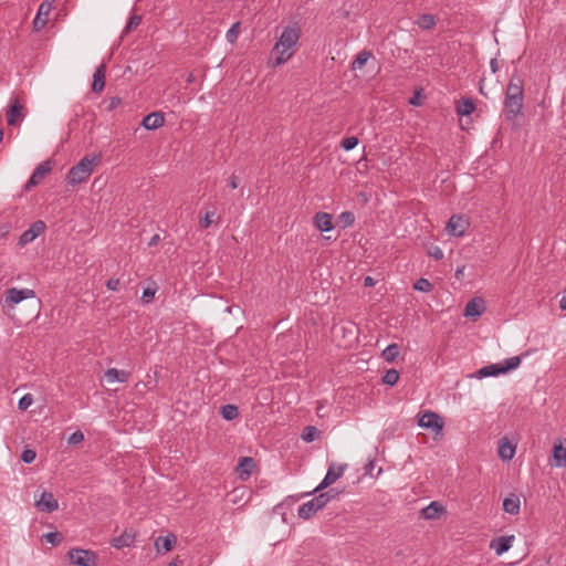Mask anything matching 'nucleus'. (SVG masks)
Masks as SVG:
<instances>
[{
  "label": "nucleus",
  "instance_id": "obj_1",
  "mask_svg": "<svg viewBox=\"0 0 566 566\" xmlns=\"http://www.w3.org/2000/svg\"><path fill=\"white\" fill-rule=\"evenodd\" d=\"M302 28L298 22H292L276 31L275 42L271 50L270 64L273 67L281 66L289 62L297 52Z\"/></svg>",
  "mask_w": 566,
  "mask_h": 566
},
{
  "label": "nucleus",
  "instance_id": "obj_2",
  "mask_svg": "<svg viewBox=\"0 0 566 566\" xmlns=\"http://www.w3.org/2000/svg\"><path fill=\"white\" fill-rule=\"evenodd\" d=\"M101 163L99 155L84 156L80 161L71 167L66 175L67 185L74 187L87 180L93 174L95 167Z\"/></svg>",
  "mask_w": 566,
  "mask_h": 566
},
{
  "label": "nucleus",
  "instance_id": "obj_3",
  "mask_svg": "<svg viewBox=\"0 0 566 566\" xmlns=\"http://www.w3.org/2000/svg\"><path fill=\"white\" fill-rule=\"evenodd\" d=\"M67 557L76 566H95L97 563L96 553L84 548H71L67 552Z\"/></svg>",
  "mask_w": 566,
  "mask_h": 566
},
{
  "label": "nucleus",
  "instance_id": "obj_4",
  "mask_svg": "<svg viewBox=\"0 0 566 566\" xmlns=\"http://www.w3.org/2000/svg\"><path fill=\"white\" fill-rule=\"evenodd\" d=\"M327 503L328 499L325 495H316L298 507L297 515L302 520H310L316 512L325 507Z\"/></svg>",
  "mask_w": 566,
  "mask_h": 566
},
{
  "label": "nucleus",
  "instance_id": "obj_5",
  "mask_svg": "<svg viewBox=\"0 0 566 566\" xmlns=\"http://www.w3.org/2000/svg\"><path fill=\"white\" fill-rule=\"evenodd\" d=\"M443 421L441 417L433 411H426L418 418V426L432 430L436 434H440L443 430Z\"/></svg>",
  "mask_w": 566,
  "mask_h": 566
},
{
  "label": "nucleus",
  "instance_id": "obj_6",
  "mask_svg": "<svg viewBox=\"0 0 566 566\" xmlns=\"http://www.w3.org/2000/svg\"><path fill=\"white\" fill-rule=\"evenodd\" d=\"M504 115L507 122L515 124L517 117L521 115L524 98L518 97H505L504 102Z\"/></svg>",
  "mask_w": 566,
  "mask_h": 566
},
{
  "label": "nucleus",
  "instance_id": "obj_7",
  "mask_svg": "<svg viewBox=\"0 0 566 566\" xmlns=\"http://www.w3.org/2000/svg\"><path fill=\"white\" fill-rule=\"evenodd\" d=\"M345 469H346V465H339V467H335V464L329 465L323 481L312 492H307L304 495L317 493V492L328 488L344 474Z\"/></svg>",
  "mask_w": 566,
  "mask_h": 566
},
{
  "label": "nucleus",
  "instance_id": "obj_8",
  "mask_svg": "<svg viewBox=\"0 0 566 566\" xmlns=\"http://www.w3.org/2000/svg\"><path fill=\"white\" fill-rule=\"evenodd\" d=\"M35 297V292L31 289L11 287L7 291L4 303L11 308L24 300Z\"/></svg>",
  "mask_w": 566,
  "mask_h": 566
},
{
  "label": "nucleus",
  "instance_id": "obj_9",
  "mask_svg": "<svg viewBox=\"0 0 566 566\" xmlns=\"http://www.w3.org/2000/svg\"><path fill=\"white\" fill-rule=\"evenodd\" d=\"M46 226L42 220H38L33 222L29 229L23 231L19 238L18 244L20 247H24L32 241H34L40 234H42L45 230Z\"/></svg>",
  "mask_w": 566,
  "mask_h": 566
},
{
  "label": "nucleus",
  "instance_id": "obj_10",
  "mask_svg": "<svg viewBox=\"0 0 566 566\" xmlns=\"http://www.w3.org/2000/svg\"><path fill=\"white\" fill-rule=\"evenodd\" d=\"M469 227V221L463 216L453 214L446 227L448 234L453 237H462Z\"/></svg>",
  "mask_w": 566,
  "mask_h": 566
},
{
  "label": "nucleus",
  "instance_id": "obj_11",
  "mask_svg": "<svg viewBox=\"0 0 566 566\" xmlns=\"http://www.w3.org/2000/svg\"><path fill=\"white\" fill-rule=\"evenodd\" d=\"M54 0H44L38 9V12L33 19L32 25L34 31H40L48 23V17L52 10Z\"/></svg>",
  "mask_w": 566,
  "mask_h": 566
},
{
  "label": "nucleus",
  "instance_id": "obj_12",
  "mask_svg": "<svg viewBox=\"0 0 566 566\" xmlns=\"http://www.w3.org/2000/svg\"><path fill=\"white\" fill-rule=\"evenodd\" d=\"M35 507L40 512L51 513L59 509V502L51 492L43 491L35 500Z\"/></svg>",
  "mask_w": 566,
  "mask_h": 566
},
{
  "label": "nucleus",
  "instance_id": "obj_13",
  "mask_svg": "<svg viewBox=\"0 0 566 566\" xmlns=\"http://www.w3.org/2000/svg\"><path fill=\"white\" fill-rule=\"evenodd\" d=\"M505 97L524 98V81L517 72H514L510 78Z\"/></svg>",
  "mask_w": 566,
  "mask_h": 566
},
{
  "label": "nucleus",
  "instance_id": "obj_14",
  "mask_svg": "<svg viewBox=\"0 0 566 566\" xmlns=\"http://www.w3.org/2000/svg\"><path fill=\"white\" fill-rule=\"evenodd\" d=\"M23 118V106L17 98L11 97L7 111L8 125L14 126L19 120H22Z\"/></svg>",
  "mask_w": 566,
  "mask_h": 566
},
{
  "label": "nucleus",
  "instance_id": "obj_15",
  "mask_svg": "<svg viewBox=\"0 0 566 566\" xmlns=\"http://www.w3.org/2000/svg\"><path fill=\"white\" fill-rule=\"evenodd\" d=\"M514 541V535L495 537L491 541L490 548L493 549L497 556H501L512 547Z\"/></svg>",
  "mask_w": 566,
  "mask_h": 566
},
{
  "label": "nucleus",
  "instance_id": "obj_16",
  "mask_svg": "<svg viewBox=\"0 0 566 566\" xmlns=\"http://www.w3.org/2000/svg\"><path fill=\"white\" fill-rule=\"evenodd\" d=\"M52 169V165L50 160L42 161L32 172L30 179L27 182V188H31L36 186L46 174H49Z\"/></svg>",
  "mask_w": 566,
  "mask_h": 566
},
{
  "label": "nucleus",
  "instance_id": "obj_17",
  "mask_svg": "<svg viewBox=\"0 0 566 566\" xmlns=\"http://www.w3.org/2000/svg\"><path fill=\"white\" fill-rule=\"evenodd\" d=\"M516 452V444L511 442L506 437L499 442L497 454L502 461H511Z\"/></svg>",
  "mask_w": 566,
  "mask_h": 566
},
{
  "label": "nucleus",
  "instance_id": "obj_18",
  "mask_svg": "<svg viewBox=\"0 0 566 566\" xmlns=\"http://www.w3.org/2000/svg\"><path fill=\"white\" fill-rule=\"evenodd\" d=\"M313 224L321 232H329L334 229L332 214L327 212H317L313 217Z\"/></svg>",
  "mask_w": 566,
  "mask_h": 566
},
{
  "label": "nucleus",
  "instance_id": "obj_19",
  "mask_svg": "<svg viewBox=\"0 0 566 566\" xmlns=\"http://www.w3.org/2000/svg\"><path fill=\"white\" fill-rule=\"evenodd\" d=\"M255 467L254 460L250 457H243L235 469L241 481H247Z\"/></svg>",
  "mask_w": 566,
  "mask_h": 566
},
{
  "label": "nucleus",
  "instance_id": "obj_20",
  "mask_svg": "<svg viewBox=\"0 0 566 566\" xmlns=\"http://www.w3.org/2000/svg\"><path fill=\"white\" fill-rule=\"evenodd\" d=\"M552 467L563 468L566 465V447L562 441H556L553 448Z\"/></svg>",
  "mask_w": 566,
  "mask_h": 566
},
{
  "label": "nucleus",
  "instance_id": "obj_21",
  "mask_svg": "<svg viewBox=\"0 0 566 566\" xmlns=\"http://www.w3.org/2000/svg\"><path fill=\"white\" fill-rule=\"evenodd\" d=\"M165 123L164 115L160 112H154L143 118L142 126L147 130H155Z\"/></svg>",
  "mask_w": 566,
  "mask_h": 566
},
{
  "label": "nucleus",
  "instance_id": "obj_22",
  "mask_svg": "<svg viewBox=\"0 0 566 566\" xmlns=\"http://www.w3.org/2000/svg\"><path fill=\"white\" fill-rule=\"evenodd\" d=\"M484 312V303L482 298L475 297L469 301L464 308V316L478 318Z\"/></svg>",
  "mask_w": 566,
  "mask_h": 566
},
{
  "label": "nucleus",
  "instance_id": "obj_23",
  "mask_svg": "<svg viewBox=\"0 0 566 566\" xmlns=\"http://www.w3.org/2000/svg\"><path fill=\"white\" fill-rule=\"evenodd\" d=\"M107 382H126L129 379V373L124 369L109 368L104 375Z\"/></svg>",
  "mask_w": 566,
  "mask_h": 566
},
{
  "label": "nucleus",
  "instance_id": "obj_24",
  "mask_svg": "<svg viewBox=\"0 0 566 566\" xmlns=\"http://www.w3.org/2000/svg\"><path fill=\"white\" fill-rule=\"evenodd\" d=\"M443 506L439 502L432 501L421 510V516L424 520H434L443 513Z\"/></svg>",
  "mask_w": 566,
  "mask_h": 566
},
{
  "label": "nucleus",
  "instance_id": "obj_25",
  "mask_svg": "<svg viewBox=\"0 0 566 566\" xmlns=\"http://www.w3.org/2000/svg\"><path fill=\"white\" fill-rule=\"evenodd\" d=\"M521 510V501L520 497L515 494H511L510 496L503 500V511L511 514L516 515Z\"/></svg>",
  "mask_w": 566,
  "mask_h": 566
},
{
  "label": "nucleus",
  "instance_id": "obj_26",
  "mask_svg": "<svg viewBox=\"0 0 566 566\" xmlns=\"http://www.w3.org/2000/svg\"><path fill=\"white\" fill-rule=\"evenodd\" d=\"M176 543V536L174 534H168L166 536H159L155 541V547L158 553L169 552Z\"/></svg>",
  "mask_w": 566,
  "mask_h": 566
},
{
  "label": "nucleus",
  "instance_id": "obj_27",
  "mask_svg": "<svg viewBox=\"0 0 566 566\" xmlns=\"http://www.w3.org/2000/svg\"><path fill=\"white\" fill-rule=\"evenodd\" d=\"M135 542V536L134 534H130V533H123L122 535L117 536V537H114L112 541H111V545L114 547V548H117V549H120V548H124V547H129L134 544Z\"/></svg>",
  "mask_w": 566,
  "mask_h": 566
},
{
  "label": "nucleus",
  "instance_id": "obj_28",
  "mask_svg": "<svg viewBox=\"0 0 566 566\" xmlns=\"http://www.w3.org/2000/svg\"><path fill=\"white\" fill-rule=\"evenodd\" d=\"M503 374L501 364H491L478 370L479 378L493 377Z\"/></svg>",
  "mask_w": 566,
  "mask_h": 566
},
{
  "label": "nucleus",
  "instance_id": "obj_29",
  "mask_svg": "<svg viewBox=\"0 0 566 566\" xmlns=\"http://www.w3.org/2000/svg\"><path fill=\"white\" fill-rule=\"evenodd\" d=\"M400 354L399 345L396 343L389 344L381 353V357L387 363H394Z\"/></svg>",
  "mask_w": 566,
  "mask_h": 566
},
{
  "label": "nucleus",
  "instance_id": "obj_30",
  "mask_svg": "<svg viewBox=\"0 0 566 566\" xmlns=\"http://www.w3.org/2000/svg\"><path fill=\"white\" fill-rule=\"evenodd\" d=\"M105 86V75L103 72V67L96 69L93 75V84H92V91L95 93L101 92Z\"/></svg>",
  "mask_w": 566,
  "mask_h": 566
},
{
  "label": "nucleus",
  "instance_id": "obj_31",
  "mask_svg": "<svg viewBox=\"0 0 566 566\" xmlns=\"http://www.w3.org/2000/svg\"><path fill=\"white\" fill-rule=\"evenodd\" d=\"M475 109L474 103L471 98H462L461 104L458 106L457 113L460 116H469Z\"/></svg>",
  "mask_w": 566,
  "mask_h": 566
},
{
  "label": "nucleus",
  "instance_id": "obj_32",
  "mask_svg": "<svg viewBox=\"0 0 566 566\" xmlns=\"http://www.w3.org/2000/svg\"><path fill=\"white\" fill-rule=\"evenodd\" d=\"M371 57V53L367 50L360 51L352 63V70H360Z\"/></svg>",
  "mask_w": 566,
  "mask_h": 566
},
{
  "label": "nucleus",
  "instance_id": "obj_33",
  "mask_svg": "<svg viewBox=\"0 0 566 566\" xmlns=\"http://www.w3.org/2000/svg\"><path fill=\"white\" fill-rule=\"evenodd\" d=\"M221 415L224 420H228V421L233 420L239 416L238 407L234 405H224L221 408Z\"/></svg>",
  "mask_w": 566,
  "mask_h": 566
},
{
  "label": "nucleus",
  "instance_id": "obj_34",
  "mask_svg": "<svg viewBox=\"0 0 566 566\" xmlns=\"http://www.w3.org/2000/svg\"><path fill=\"white\" fill-rule=\"evenodd\" d=\"M417 24L422 30H429V29L434 27L436 19H434V17L432 14L426 13V14L420 15V18L417 21Z\"/></svg>",
  "mask_w": 566,
  "mask_h": 566
},
{
  "label": "nucleus",
  "instance_id": "obj_35",
  "mask_svg": "<svg viewBox=\"0 0 566 566\" xmlns=\"http://www.w3.org/2000/svg\"><path fill=\"white\" fill-rule=\"evenodd\" d=\"M501 367L503 369V374L511 371L518 367L521 364V358L518 356H513L507 359H505L503 363H500Z\"/></svg>",
  "mask_w": 566,
  "mask_h": 566
},
{
  "label": "nucleus",
  "instance_id": "obj_36",
  "mask_svg": "<svg viewBox=\"0 0 566 566\" xmlns=\"http://www.w3.org/2000/svg\"><path fill=\"white\" fill-rule=\"evenodd\" d=\"M399 380V371L396 369H389L382 377V382L388 386H395Z\"/></svg>",
  "mask_w": 566,
  "mask_h": 566
},
{
  "label": "nucleus",
  "instance_id": "obj_37",
  "mask_svg": "<svg viewBox=\"0 0 566 566\" xmlns=\"http://www.w3.org/2000/svg\"><path fill=\"white\" fill-rule=\"evenodd\" d=\"M240 32V22L233 23L230 29L226 33V39L229 43L233 44L239 36Z\"/></svg>",
  "mask_w": 566,
  "mask_h": 566
},
{
  "label": "nucleus",
  "instance_id": "obj_38",
  "mask_svg": "<svg viewBox=\"0 0 566 566\" xmlns=\"http://www.w3.org/2000/svg\"><path fill=\"white\" fill-rule=\"evenodd\" d=\"M413 289L419 292L429 293L432 290V284L429 280L421 277L416 281Z\"/></svg>",
  "mask_w": 566,
  "mask_h": 566
},
{
  "label": "nucleus",
  "instance_id": "obj_39",
  "mask_svg": "<svg viewBox=\"0 0 566 566\" xmlns=\"http://www.w3.org/2000/svg\"><path fill=\"white\" fill-rule=\"evenodd\" d=\"M317 434H318V430L315 427L307 426L304 428V430L302 432V439L305 442H312L316 439Z\"/></svg>",
  "mask_w": 566,
  "mask_h": 566
},
{
  "label": "nucleus",
  "instance_id": "obj_40",
  "mask_svg": "<svg viewBox=\"0 0 566 566\" xmlns=\"http://www.w3.org/2000/svg\"><path fill=\"white\" fill-rule=\"evenodd\" d=\"M339 220L343 223L344 228L350 227L355 222V216L352 211H343L339 214Z\"/></svg>",
  "mask_w": 566,
  "mask_h": 566
},
{
  "label": "nucleus",
  "instance_id": "obj_41",
  "mask_svg": "<svg viewBox=\"0 0 566 566\" xmlns=\"http://www.w3.org/2000/svg\"><path fill=\"white\" fill-rule=\"evenodd\" d=\"M33 396L31 394H25L19 399L18 408L22 411L27 410L33 403Z\"/></svg>",
  "mask_w": 566,
  "mask_h": 566
},
{
  "label": "nucleus",
  "instance_id": "obj_42",
  "mask_svg": "<svg viewBox=\"0 0 566 566\" xmlns=\"http://www.w3.org/2000/svg\"><path fill=\"white\" fill-rule=\"evenodd\" d=\"M357 145H358V138L355 136H349L342 140V147L346 151L354 149Z\"/></svg>",
  "mask_w": 566,
  "mask_h": 566
},
{
  "label": "nucleus",
  "instance_id": "obj_43",
  "mask_svg": "<svg viewBox=\"0 0 566 566\" xmlns=\"http://www.w3.org/2000/svg\"><path fill=\"white\" fill-rule=\"evenodd\" d=\"M36 458V453L32 449H24L21 453V460L22 462L30 464L32 463Z\"/></svg>",
  "mask_w": 566,
  "mask_h": 566
},
{
  "label": "nucleus",
  "instance_id": "obj_44",
  "mask_svg": "<svg viewBox=\"0 0 566 566\" xmlns=\"http://www.w3.org/2000/svg\"><path fill=\"white\" fill-rule=\"evenodd\" d=\"M298 500V496H287L282 503L275 505L273 507V513L274 514H280V511L285 506V505H292L293 503H295L296 501Z\"/></svg>",
  "mask_w": 566,
  "mask_h": 566
},
{
  "label": "nucleus",
  "instance_id": "obj_45",
  "mask_svg": "<svg viewBox=\"0 0 566 566\" xmlns=\"http://www.w3.org/2000/svg\"><path fill=\"white\" fill-rule=\"evenodd\" d=\"M44 539L52 545H57L62 541V535L59 532H50L44 535Z\"/></svg>",
  "mask_w": 566,
  "mask_h": 566
},
{
  "label": "nucleus",
  "instance_id": "obj_46",
  "mask_svg": "<svg viewBox=\"0 0 566 566\" xmlns=\"http://www.w3.org/2000/svg\"><path fill=\"white\" fill-rule=\"evenodd\" d=\"M142 18L139 15H133L129 18L127 24L125 25L124 32H130L133 29L137 28L140 24Z\"/></svg>",
  "mask_w": 566,
  "mask_h": 566
},
{
  "label": "nucleus",
  "instance_id": "obj_47",
  "mask_svg": "<svg viewBox=\"0 0 566 566\" xmlns=\"http://www.w3.org/2000/svg\"><path fill=\"white\" fill-rule=\"evenodd\" d=\"M214 214H216L214 211L207 212L205 214V217L201 218L200 221H199L200 227L202 229H208L212 224V222H213L212 218H213Z\"/></svg>",
  "mask_w": 566,
  "mask_h": 566
},
{
  "label": "nucleus",
  "instance_id": "obj_48",
  "mask_svg": "<svg viewBox=\"0 0 566 566\" xmlns=\"http://www.w3.org/2000/svg\"><path fill=\"white\" fill-rule=\"evenodd\" d=\"M84 440V434L81 430H76L75 432H73L69 439H67V443L69 444H78L81 443L82 441Z\"/></svg>",
  "mask_w": 566,
  "mask_h": 566
},
{
  "label": "nucleus",
  "instance_id": "obj_49",
  "mask_svg": "<svg viewBox=\"0 0 566 566\" xmlns=\"http://www.w3.org/2000/svg\"><path fill=\"white\" fill-rule=\"evenodd\" d=\"M156 294V289L146 287L143 291L142 300L144 303H150Z\"/></svg>",
  "mask_w": 566,
  "mask_h": 566
},
{
  "label": "nucleus",
  "instance_id": "obj_50",
  "mask_svg": "<svg viewBox=\"0 0 566 566\" xmlns=\"http://www.w3.org/2000/svg\"><path fill=\"white\" fill-rule=\"evenodd\" d=\"M120 104H122V98L118 96H113L109 98L106 109L108 112H112L115 108H117Z\"/></svg>",
  "mask_w": 566,
  "mask_h": 566
},
{
  "label": "nucleus",
  "instance_id": "obj_51",
  "mask_svg": "<svg viewBox=\"0 0 566 566\" xmlns=\"http://www.w3.org/2000/svg\"><path fill=\"white\" fill-rule=\"evenodd\" d=\"M247 493L245 489L244 488H241V489H234L233 492L231 493V499L230 501L232 503H237L239 499H242L243 495Z\"/></svg>",
  "mask_w": 566,
  "mask_h": 566
},
{
  "label": "nucleus",
  "instance_id": "obj_52",
  "mask_svg": "<svg viewBox=\"0 0 566 566\" xmlns=\"http://www.w3.org/2000/svg\"><path fill=\"white\" fill-rule=\"evenodd\" d=\"M118 286H119V280H118V279H109V280L106 282V287H107L109 291H117V290H118Z\"/></svg>",
  "mask_w": 566,
  "mask_h": 566
},
{
  "label": "nucleus",
  "instance_id": "obj_53",
  "mask_svg": "<svg viewBox=\"0 0 566 566\" xmlns=\"http://www.w3.org/2000/svg\"><path fill=\"white\" fill-rule=\"evenodd\" d=\"M429 253L436 260L443 259V251L439 247H433L432 250Z\"/></svg>",
  "mask_w": 566,
  "mask_h": 566
},
{
  "label": "nucleus",
  "instance_id": "obj_54",
  "mask_svg": "<svg viewBox=\"0 0 566 566\" xmlns=\"http://www.w3.org/2000/svg\"><path fill=\"white\" fill-rule=\"evenodd\" d=\"M318 495H325L326 499H328V502L331 500H333L336 495L335 491L332 489V490H328L327 492H324V493H319Z\"/></svg>",
  "mask_w": 566,
  "mask_h": 566
},
{
  "label": "nucleus",
  "instance_id": "obj_55",
  "mask_svg": "<svg viewBox=\"0 0 566 566\" xmlns=\"http://www.w3.org/2000/svg\"><path fill=\"white\" fill-rule=\"evenodd\" d=\"M490 67H491L492 73H496L497 72L499 66H497V60L496 59H492L490 61Z\"/></svg>",
  "mask_w": 566,
  "mask_h": 566
},
{
  "label": "nucleus",
  "instance_id": "obj_56",
  "mask_svg": "<svg viewBox=\"0 0 566 566\" xmlns=\"http://www.w3.org/2000/svg\"><path fill=\"white\" fill-rule=\"evenodd\" d=\"M238 185H239V184H238V179H237V177H235V176H232V177H231V179H230V181H229V184H228V186H229L231 189H235V188H238Z\"/></svg>",
  "mask_w": 566,
  "mask_h": 566
},
{
  "label": "nucleus",
  "instance_id": "obj_57",
  "mask_svg": "<svg viewBox=\"0 0 566 566\" xmlns=\"http://www.w3.org/2000/svg\"><path fill=\"white\" fill-rule=\"evenodd\" d=\"M159 240H160V237L158 234H155L150 238L148 245L149 247L156 245L159 242Z\"/></svg>",
  "mask_w": 566,
  "mask_h": 566
},
{
  "label": "nucleus",
  "instance_id": "obj_58",
  "mask_svg": "<svg viewBox=\"0 0 566 566\" xmlns=\"http://www.w3.org/2000/svg\"><path fill=\"white\" fill-rule=\"evenodd\" d=\"M364 285L365 286H374L375 285L374 279L370 277V276H366L365 280H364Z\"/></svg>",
  "mask_w": 566,
  "mask_h": 566
},
{
  "label": "nucleus",
  "instance_id": "obj_59",
  "mask_svg": "<svg viewBox=\"0 0 566 566\" xmlns=\"http://www.w3.org/2000/svg\"><path fill=\"white\" fill-rule=\"evenodd\" d=\"M463 272H464V266L458 268V269L455 270V277H457L458 280L462 279V276H463Z\"/></svg>",
  "mask_w": 566,
  "mask_h": 566
},
{
  "label": "nucleus",
  "instance_id": "obj_60",
  "mask_svg": "<svg viewBox=\"0 0 566 566\" xmlns=\"http://www.w3.org/2000/svg\"><path fill=\"white\" fill-rule=\"evenodd\" d=\"M559 306L562 310H566V296H563L559 301Z\"/></svg>",
  "mask_w": 566,
  "mask_h": 566
},
{
  "label": "nucleus",
  "instance_id": "obj_61",
  "mask_svg": "<svg viewBox=\"0 0 566 566\" xmlns=\"http://www.w3.org/2000/svg\"><path fill=\"white\" fill-rule=\"evenodd\" d=\"M410 104H412V105H418V102H417L416 97H413V98H411V99H410Z\"/></svg>",
  "mask_w": 566,
  "mask_h": 566
},
{
  "label": "nucleus",
  "instance_id": "obj_62",
  "mask_svg": "<svg viewBox=\"0 0 566 566\" xmlns=\"http://www.w3.org/2000/svg\"><path fill=\"white\" fill-rule=\"evenodd\" d=\"M3 139V129L0 127V143L2 142Z\"/></svg>",
  "mask_w": 566,
  "mask_h": 566
},
{
  "label": "nucleus",
  "instance_id": "obj_63",
  "mask_svg": "<svg viewBox=\"0 0 566 566\" xmlns=\"http://www.w3.org/2000/svg\"><path fill=\"white\" fill-rule=\"evenodd\" d=\"M168 566H178L177 562L172 560L168 564Z\"/></svg>",
  "mask_w": 566,
  "mask_h": 566
},
{
  "label": "nucleus",
  "instance_id": "obj_64",
  "mask_svg": "<svg viewBox=\"0 0 566 566\" xmlns=\"http://www.w3.org/2000/svg\"><path fill=\"white\" fill-rule=\"evenodd\" d=\"M282 514V521L285 522V514L284 513H281Z\"/></svg>",
  "mask_w": 566,
  "mask_h": 566
}]
</instances>
